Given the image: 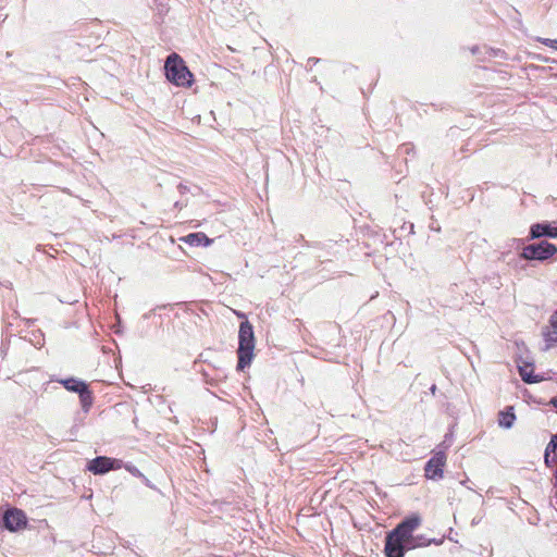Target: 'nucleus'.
Returning a JSON list of instances; mask_svg holds the SVG:
<instances>
[{"mask_svg": "<svg viewBox=\"0 0 557 557\" xmlns=\"http://www.w3.org/2000/svg\"><path fill=\"white\" fill-rule=\"evenodd\" d=\"M421 524V518L414 513L406 517L385 536V557H404L407 550L418 548L419 544L408 543L411 533Z\"/></svg>", "mask_w": 557, "mask_h": 557, "instance_id": "f257e3e1", "label": "nucleus"}, {"mask_svg": "<svg viewBox=\"0 0 557 557\" xmlns=\"http://www.w3.org/2000/svg\"><path fill=\"white\" fill-rule=\"evenodd\" d=\"M122 468H125L134 476L145 478V475L141 473V471L136 466H134L132 463H124L123 462V467Z\"/></svg>", "mask_w": 557, "mask_h": 557, "instance_id": "f3484780", "label": "nucleus"}, {"mask_svg": "<svg viewBox=\"0 0 557 557\" xmlns=\"http://www.w3.org/2000/svg\"><path fill=\"white\" fill-rule=\"evenodd\" d=\"M198 371L201 372L205 382L208 384H214L226 377V373L223 369L212 367L211 364H208L207 368L201 366Z\"/></svg>", "mask_w": 557, "mask_h": 557, "instance_id": "1a4fd4ad", "label": "nucleus"}, {"mask_svg": "<svg viewBox=\"0 0 557 557\" xmlns=\"http://www.w3.org/2000/svg\"><path fill=\"white\" fill-rule=\"evenodd\" d=\"M435 388H436V386H435V385H433V386L431 387V391L434 393V392H435Z\"/></svg>", "mask_w": 557, "mask_h": 557, "instance_id": "bb28decb", "label": "nucleus"}, {"mask_svg": "<svg viewBox=\"0 0 557 557\" xmlns=\"http://www.w3.org/2000/svg\"><path fill=\"white\" fill-rule=\"evenodd\" d=\"M410 543H413V544H419L418 547H423V546H428L430 545L431 543H435L436 545L441 544L442 541H436L435 539L433 540H428L425 539L423 535H418V536H414L412 533H411V537H410ZM409 543V540L407 541Z\"/></svg>", "mask_w": 557, "mask_h": 557, "instance_id": "dca6fc26", "label": "nucleus"}, {"mask_svg": "<svg viewBox=\"0 0 557 557\" xmlns=\"http://www.w3.org/2000/svg\"><path fill=\"white\" fill-rule=\"evenodd\" d=\"M123 467L121 459L111 458L107 456H98L87 463V470L95 475H103L112 470H119Z\"/></svg>", "mask_w": 557, "mask_h": 557, "instance_id": "39448f33", "label": "nucleus"}, {"mask_svg": "<svg viewBox=\"0 0 557 557\" xmlns=\"http://www.w3.org/2000/svg\"><path fill=\"white\" fill-rule=\"evenodd\" d=\"M52 381L60 383L66 391L78 394L83 410L85 412L89 411L94 403V397L85 381L74 376L67 379H52Z\"/></svg>", "mask_w": 557, "mask_h": 557, "instance_id": "7ed1b4c3", "label": "nucleus"}, {"mask_svg": "<svg viewBox=\"0 0 557 557\" xmlns=\"http://www.w3.org/2000/svg\"><path fill=\"white\" fill-rule=\"evenodd\" d=\"M476 50H478V47H473V48L471 49L472 53H475V52H476Z\"/></svg>", "mask_w": 557, "mask_h": 557, "instance_id": "a878e982", "label": "nucleus"}, {"mask_svg": "<svg viewBox=\"0 0 557 557\" xmlns=\"http://www.w3.org/2000/svg\"><path fill=\"white\" fill-rule=\"evenodd\" d=\"M557 253V246L548 243L547 240H541L540 243L530 244L523 246L519 257L527 261H546Z\"/></svg>", "mask_w": 557, "mask_h": 557, "instance_id": "20e7f679", "label": "nucleus"}, {"mask_svg": "<svg viewBox=\"0 0 557 557\" xmlns=\"http://www.w3.org/2000/svg\"><path fill=\"white\" fill-rule=\"evenodd\" d=\"M184 240L190 246H208L211 243V239H209L207 235L201 232L190 233L184 238Z\"/></svg>", "mask_w": 557, "mask_h": 557, "instance_id": "ddd939ff", "label": "nucleus"}, {"mask_svg": "<svg viewBox=\"0 0 557 557\" xmlns=\"http://www.w3.org/2000/svg\"><path fill=\"white\" fill-rule=\"evenodd\" d=\"M164 70L168 81L172 84L181 87H189L193 84V74L177 53L168 55Z\"/></svg>", "mask_w": 557, "mask_h": 557, "instance_id": "f03ea898", "label": "nucleus"}, {"mask_svg": "<svg viewBox=\"0 0 557 557\" xmlns=\"http://www.w3.org/2000/svg\"><path fill=\"white\" fill-rule=\"evenodd\" d=\"M549 323L552 331L545 334L547 347H550L553 343H557V311L550 317Z\"/></svg>", "mask_w": 557, "mask_h": 557, "instance_id": "2eb2a0df", "label": "nucleus"}, {"mask_svg": "<svg viewBox=\"0 0 557 557\" xmlns=\"http://www.w3.org/2000/svg\"><path fill=\"white\" fill-rule=\"evenodd\" d=\"M541 237L557 238V221L553 223L542 222L532 224L528 239H536Z\"/></svg>", "mask_w": 557, "mask_h": 557, "instance_id": "6e6552de", "label": "nucleus"}, {"mask_svg": "<svg viewBox=\"0 0 557 557\" xmlns=\"http://www.w3.org/2000/svg\"><path fill=\"white\" fill-rule=\"evenodd\" d=\"M555 436L557 437V433L555 434Z\"/></svg>", "mask_w": 557, "mask_h": 557, "instance_id": "c85d7f7f", "label": "nucleus"}, {"mask_svg": "<svg viewBox=\"0 0 557 557\" xmlns=\"http://www.w3.org/2000/svg\"><path fill=\"white\" fill-rule=\"evenodd\" d=\"M539 40L545 46L552 47L557 50V39L540 38Z\"/></svg>", "mask_w": 557, "mask_h": 557, "instance_id": "6ab92c4d", "label": "nucleus"}, {"mask_svg": "<svg viewBox=\"0 0 557 557\" xmlns=\"http://www.w3.org/2000/svg\"><path fill=\"white\" fill-rule=\"evenodd\" d=\"M227 49H228V50H231L232 52H234V51H235V50H234L232 47H230V46H227Z\"/></svg>", "mask_w": 557, "mask_h": 557, "instance_id": "cd10ccee", "label": "nucleus"}, {"mask_svg": "<svg viewBox=\"0 0 557 557\" xmlns=\"http://www.w3.org/2000/svg\"><path fill=\"white\" fill-rule=\"evenodd\" d=\"M446 463V454L437 451L429 459L424 467L425 476L430 480H440L444 474V466Z\"/></svg>", "mask_w": 557, "mask_h": 557, "instance_id": "0eeeda50", "label": "nucleus"}, {"mask_svg": "<svg viewBox=\"0 0 557 557\" xmlns=\"http://www.w3.org/2000/svg\"><path fill=\"white\" fill-rule=\"evenodd\" d=\"M518 371L522 381L527 384L537 383L543 380V377L533 374L532 363L523 362L522 364H518Z\"/></svg>", "mask_w": 557, "mask_h": 557, "instance_id": "9d476101", "label": "nucleus"}, {"mask_svg": "<svg viewBox=\"0 0 557 557\" xmlns=\"http://www.w3.org/2000/svg\"><path fill=\"white\" fill-rule=\"evenodd\" d=\"M517 242L518 246L522 244V239H515Z\"/></svg>", "mask_w": 557, "mask_h": 557, "instance_id": "393cba45", "label": "nucleus"}, {"mask_svg": "<svg viewBox=\"0 0 557 557\" xmlns=\"http://www.w3.org/2000/svg\"><path fill=\"white\" fill-rule=\"evenodd\" d=\"M184 206H185V205H184V203H182L181 201H176V202L174 203V207H175L176 209H182Z\"/></svg>", "mask_w": 557, "mask_h": 557, "instance_id": "4be33fe9", "label": "nucleus"}, {"mask_svg": "<svg viewBox=\"0 0 557 557\" xmlns=\"http://www.w3.org/2000/svg\"><path fill=\"white\" fill-rule=\"evenodd\" d=\"M177 189H178V191H180V194H181V195H185L186 193H188V191H189L188 186H186V185H184V184H182V183H181V184H178Z\"/></svg>", "mask_w": 557, "mask_h": 557, "instance_id": "412c9836", "label": "nucleus"}, {"mask_svg": "<svg viewBox=\"0 0 557 557\" xmlns=\"http://www.w3.org/2000/svg\"><path fill=\"white\" fill-rule=\"evenodd\" d=\"M237 371H244V321L238 325Z\"/></svg>", "mask_w": 557, "mask_h": 557, "instance_id": "f8f14e48", "label": "nucleus"}, {"mask_svg": "<svg viewBox=\"0 0 557 557\" xmlns=\"http://www.w3.org/2000/svg\"><path fill=\"white\" fill-rule=\"evenodd\" d=\"M27 525V517L25 512L18 508H9L0 519V527L16 532Z\"/></svg>", "mask_w": 557, "mask_h": 557, "instance_id": "423d86ee", "label": "nucleus"}, {"mask_svg": "<svg viewBox=\"0 0 557 557\" xmlns=\"http://www.w3.org/2000/svg\"><path fill=\"white\" fill-rule=\"evenodd\" d=\"M320 60L319 59H315V58H310L308 59V63H318Z\"/></svg>", "mask_w": 557, "mask_h": 557, "instance_id": "5701e85b", "label": "nucleus"}, {"mask_svg": "<svg viewBox=\"0 0 557 557\" xmlns=\"http://www.w3.org/2000/svg\"><path fill=\"white\" fill-rule=\"evenodd\" d=\"M556 451H557V437L555 435H553L549 443L547 444L544 453H548V455H550L552 453L556 454Z\"/></svg>", "mask_w": 557, "mask_h": 557, "instance_id": "a211bd4d", "label": "nucleus"}, {"mask_svg": "<svg viewBox=\"0 0 557 557\" xmlns=\"http://www.w3.org/2000/svg\"><path fill=\"white\" fill-rule=\"evenodd\" d=\"M512 407L508 408L506 411L499 412L498 424L505 429H510L516 420V414L512 411Z\"/></svg>", "mask_w": 557, "mask_h": 557, "instance_id": "4468645a", "label": "nucleus"}, {"mask_svg": "<svg viewBox=\"0 0 557 557\" xmlns=\"http://www.w3.org/2000/svg\"><path fill=\"white\" fill-rule=\"evenodd\" d=\"M557 462L556 457H550L548 453H544V462L547 467H550L553 462Z\"/></svg>", "mask_w": 557, "mask_h": 557, "instance_id": "aec40b11", "label": "nucleus"}, {"mask_svg": "<svg viewBox=\"0 0 557 557\" xmlns=\"http://www.w3.org/2000/svg\"><path fill=\"white\" fill-rule=\"evenodd\" d=\"M255 349V337L252 325L246 319V367H249L251 359L253 357Z\"/></svg>", "mask_w": 557, "mask_h": 557, "instance_id": "9b49d317", "label": "nucleus"}, {"mask_svg": "<svg viewBox=\"0 0 557 557\" xmlns=\"http://www.w3.org/2000/svg\"><path fill=\"white\" fill-rule=\"evenodd\" d=\"M235 313H236V315H237L238 318H244V312H242V311H235Z\"/></svg>", "mask_w": 557, "mask_h": 557, "instance_id": "b1692460", "label": "nucleus"}]
</instances>
